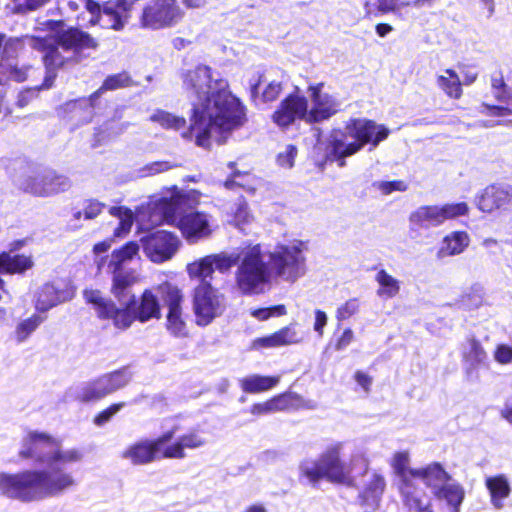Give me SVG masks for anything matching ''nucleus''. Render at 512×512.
Returning <instances> with one entry per match:
<instances>
[{
  "mask_svg": "<svg viewBox=\"0 0 512 512\" xmlns=\"http://www.w3.org/2000/svg\"><path fill=\"white\" fill-rule=\"evenodd\" d=\"M451 478L452 476L440 463L433 462L426 467L418 469L415 480H422L424 484L431 489L432 493H434L437 488H440L448 480H451Z\"/></svg>",
  "mask_w": 512,
  "mask_h": 512,
  "instance_id": "473e14b6",
  "label": "nucleus"
},
{
  "mask_svg": "<svg viewBox=\"0 0 512 512\" xmlns=\"http://www.w3.org/2000/svg\"><path fill=\"white\" fill-rule=\"evenodd\" d=\"M399 492L409 512H433L431 498L415 483L401 487Z\"/></svg>",
  "mask_w": 512,
  "mask_h": 512,
  "instance_id": "c756f323",
  "label": "nucleus"
},
{
  "mask_svg": "<svg viewBox=\"0 0 512 512\" xmlns=\"http://www.w3.org/2000/svg\"><path fill=\"white\" fill-rule=\"evenodd\" d=\"M272 402L276 411L287 409H315L316 402L313 400H305L301 396L293 393L282 394L272 398Z\"/></svg>",
  "mask_w": 512,
  "mask_h": 512,
  "instance_id": "58836bf2",
  "label": "nucleus"
},
{
  "mask_svg": "<svg viewBox=\"0 0 512 512\" xmlns=\"http://www.w3.org/2000/svg\"><path fill=\"white\" fill-rule=\"evenodd\" d=\"M134 3V0H110L101 7L94 0H85V8L92 15L102 13L108 18V22L103 25V28L121 31L130 19Z\"/></svg>",
  "mask_w": 512,
  "mask_h": 512,
  "instance_id": "aec40b11",
  "label": "nucleus"
},
{
  "mask_svg": "<svg viewBox=\"0 0 512 512\" xmlns=\"http://www.w3.org/2000/svg\"><path fill=\"white\" fill-rule=\"evenodd\" d=\"M492 93L499 102L506 104L512 102V89L507 87L502 77L492 79Z\"/></svg>",
  "mask_w": 512,
  "mask_h": 512,
  "instance_id": "3c124183",
  "label": "nucleus"
},
{
  "mask_svg": "<svg viewBox=\"0 0 512 512\" xmlns=\"http://www.w3.org/2000/svg\"><path fill=\"white\" fill-rule=\"evenodd\" d=\"M150 120L152 122L158 123L160 126L166 129H175L179 130L183 128L186 124V120L183 117L172 115L163 110L155 111L151 116Z\"/></svg>",
  "mask_w": 512,
  "mask_h": 512,
  "instance_id": "a18cd8bd",
  "label": "nucleus"
},
{
  "mask_svg": "<svg viewBox=\"0 0 512 512\" xmlns=\"http://www.w3.org/2000/svg\"><path fill=\"white\" fill-rule=\"evenodd\" d=\"M47 45V41L43 38H37L29 35H25L20 38H7L5 36L0 69L3 73H7L11 79L17 82L27 80L30 76L36 73V70L31 66L18 67L16 64H12L11 61L14 60L19 55L20 51L26 46L44 53L45 48L48 47Z\"/></svg>",
  "mask_w": 512,
  "mask_h": 512,
  "instance_id": "f8f14e48",
  "label": "nucleus"
},
{
  "mask_svg": "<svg viewBox=\"0 0 512 512\" xmlns=\"http://www.w3.org/2000/svg\"><path fill=\"white\" fill-rule=\"evenodd\" d=\"M344 443L329 444L320 454L318 460L306 459L299 466L300 474L311 483L320 479L330 482L350 484L354 468L359 465L361 469L367 468V460L360 453L352 455L348 462L341 458Z\"/></svg>",
  "mask_w": 512,
  "mask_h": 512,
  "instance_id": "6e6552de",
  "label": "nucleus"
},
{
  "mask_svg": "<svg viewBox=\"0 0 512 512\" xmlns=\"http://www.w3.org/2000/svg\"><path fill=\"white\" fill-rule=\"evenodd\" d=\"M280 381L279 376L249 375L240 380V387L246 393H261L275 387Z\"/></svg>",
  "mask_w": 512,
  "mask_h": 512,
  "instance_id": "e433bc0d",
  "label": "nucleus"
},
{
  "mask_svg": "<svg viewBox=\"0 0 512 512\" xmlns=\"http://www.w3.org/2000/svg\"><path fill=\"white\" fill-rule=\"evenodd\" d=\"M476 205L484 213L505 211L512 206V186L509 184H492L476 196Z\"/></svg>",
  "mask_w": 512,
  "mask_h": 512,
  "instance_id": "5701e85b",
  "label": "nucleus"
},
{
  "mask_svg": "<svg viewBox=\"0 0 512 512\" xmlns=\"http://www.w3.org/2000/svg\"><path fill=\"white\" fill-rule=\"evenodd\" d=\"M485 487L489 492L491 505L495 509H502L512 492L509 478L505 474L488 476L485 479Z\"/></svg>",
  "mask_w": 512,
  "mask_h": 512,
  "instance_id": "c85d7f7f",
  "label": "nucleus"
},
{
  "mask_svg": "<svg viewBox=\"0 0 512 512\" xmlns=\"http://www.w3.org/2000/svg\"><path fill=\"white\" fill-rule=\"evenodd\" d=\"M110 247H111L110 240H105V241L99 242L94 245V247H93L94 263L97 266L98 271H101L104 268L106 260L108 258V257L104 256V254L108 252Z\"/></svg>",
  "mask_w": 512,
  "mask_h": 512,
  "instance_id": "4d7b16f0",
  "label": "nucleus"
},
{
  "mask_svg": "<svg viewBox=\"0 0 512 512\" xmlns=\"http://www.w3.org/2000/svg\"><path fill=\"white\" fill-rule=\"evenodd\" d=\"M183 84L191 104L190 129L183 136L194 135L198 146L225 143L232 131L246 123L245 106L232 94L228 81L215 77L209 66L189 70Z\"/></svg>",
  "mask_w": 512,
  "mask_h": 512,
  "instance_id": "f03ea898",
  "label": "nucleus"
},
{
  "mask_svg": "<svg viewBox=\"0 0 512 512\" xmlns=\"http://www.w3.org/2000/svg\"><path fill=\"white\" fill-rule=\"evenodd\" d=\"M437 86L450 98L459 99L462 86L458 74L452 69H446L436 78Z\"/></svg>",
  "mask_w": 512,
  "mask_h": 512,
  "instance_id": "4c0bfd02",
  "label": "nucleus"
},
{
  "mask_svg": "<svg viewBox=\"0 0 512 512\" xmlns=\"http://www.w3.org/2000/svg\"><path fill=\"white\" fill-rule=\"evenodd\" d=\"M432 494L437 500L444 502L451 512L461 511V505L465 499V489L456 480L451 478Z\"/></svg>",
  "mask_w": 512,
  "mask_h": 512,
  "instance_id": "7c9ffc66",
  "label": "nucleus"
},
{
  "mask_svg": "<svg viewBox=\"0 0 512 512\" xmlns=\"http://www.w3.org/2000/svg\"><path fill=\"white\" fill-rule=\"evenodd\" d=\"M156 291L168 309L166 316L168 333L176 338L187 337L188 327L183 316V294L181 290L177 286L166 282L158 285Z\"/></svg>",
  "mask_w": 512,
  "mask_h": 512,
  "instance_id": "f3484780",
  "label": "nucleus"
},
{
  "mask_svg": "<svg viewBox=\"0 0 512 512\" xmlns=\"http://www.w3.org/2000/svg\"><path fill=\"white\" fill-rule=\"evenodd\" d=\"M235 206L234 221L237 226L248 224L253 220V215L245 200L239 199L238 202L235 203Z\"/></svg>",
  "mask_w": 512,
  "mask_h": 512,
  "instance_id": "5fc2aeb1",
  "label": "nucleus"
},
{
  "mask_svg": "<svg viewBox=\"0 0 512 512\" xmlns=\"http://www.w3.org/2000/svg\"><path fill=\"white\" fill-rule=\"evenodd\" d=\"M178 431V426H173L154 440H139L127 447L121 457L133 465H145L161 458L184 459L186 450L199 449L207 443L199 430L191 429L180 435Z\"/></svg>",
  "mask_w": 512,
  "mask_h": 512,
  "instance_id": "20e7f679",
  "label": "nucleus"
},
{
  "mask_svg": "<svg viewBox=\"0 0 512 512\" xmlns=\"http://www.w3.org/2000/svg\"><path fill=\"white\" fill-rule=\"evenodd\" d=\"M286 313V307L282 304L267 308L252 309L250 311L251 316L259 321H265L271 317L283 316Z\"/></svg>",
  "mask_w": 512,
  "mask_h": 512,
  "instance_id": "603ef678",
  "label": "nucleus"
},
{
  "mask_svg": "<svg viewBox=\"0 0 512 512\" xmlns=\"http://www.w3.org/2000/svg\"><path fill=\"white\" fill-rule=\"evenodd\" d=\"M43 25L55 33L54 37L44 38L48 44L43 55L46 75L40 88L48 89L56 78V69L68 60H76L83 50L96 49L98 43L89 33L78 28L63 30L62 20H47Z\"/></svg>",
  "mask_w": 512,
  "mask_h": 512,
  "instance_id": "423d86ee",
  "label": "nucleus"
},
{
  "mask_svg": "<svg viewBox=\"0 0 512 512\" xmlns=\"http://www.w3.org/2000/svg\"><path fill=\"white\" fill-rule=\"evenodd\" d=\"M18 187L24 192L35 196L47 197L68 190L70 180L54 171L36 172L24 174L17 179Z\"/></svg>",
  "mask_w": 512,
  "mask_h": 512,
  "instance_id": "dca6fc26",
  "label": "nucleus"
},
{
  "mask_svg": "<svg viewBox=\"0 0 512 512\" xmlns=\"http://www.w3.org/2000/svg\"><path fill=\"white\" fill-rule=\"evenodd\" d=\"M394 473L398 478V489L414 484L418 469L410 468V455L407 451L396 452L391 461Z\"/></svg>",
  "mask_w": 512,
  "mask_h": 512,
  "instance_id": "72a5a7b5",
  "label": "nucleus"
},
{
  "mask_svg": "<svg viewBox=\"0 0 512 512\" xmlns=\"http://www.w3.org/2000/svg\"><path fill=\"white\" fill-rule=\"evenodd\" d=\"M174 167H176V165L175 164H171L168 161H156V162H152V163L147 164L142 169V172H143L144 176H153V175H156L158 173H162V172L168 171V170H170V169H172Z\"/></svg>",
  "mask_w": 512,
  "mask_h": 512,
  "instance_id": "bf43d9fd",
  "label": "nucleus"
},
{
  "mask_svg": "<svg viewBox=\"0 0 512 512\" xmlns=\"http://www.w3.org/2000/svg\"><path fill=\"white\" fill-rule=\"evenodd\" d=\"M360 311V301L358 298H350L340 304L335 312L338 321H344L356 315Z\"/></svg>",
  "mask_w": 512,
  "mask_h": 512,
  "instance_id": "8fccbe9b",
  "label": "nucleus"
},
{
  "mask_svg": "<svg viewBox=\"0 0 512 512\" xmlns=\"http://www.w3.org/2000/svg\"><path fill=\"white\" fill-rule=\"evenodd\" d=\"M124 405L125 404L123 402L112 404L107 409L97 414L93 419V423L98 427L105 425L107 422L111 420V418L114 415H116L124 407Z\"/></svg>",
  "mask_w": 512,
  "mask_h": 512,
  "instance_id": "13d9d810",
  "label": "nucleus"
},
{
  "mask_svg": "<svg viewBox=\"0 0 512 512\" xmlns=\"http://www.w3.org/2000/svg\"><path fill=\"white\" fill-rule=\"evenodd\" d=\"M305 251V244L299 240L266 250L272 276L291 283L302 277L306 273Z\"/></svg>",
  "mask_w": 512,
  "mask_h": 512,
  "instance_id": "9d476101",
  "label": "nucleus"
},
{
  "mask_svg": "<svg viewBox=\"0 0 512 512\" xmlns=\"http://www.w3.org/2000/svg\"><path fill=\"white\" fill-rule=\"evenodd\" d=\"M129 83L130 77L125 72L108 76L102 86L88 99H80L66 103L65 111L71 114V119L89 122L92 118L93 102L98 99L104 91L126 87Z\"/></svg>",
  "mask_w": 512,
  "mask_h": 512,
  "instance_id": "6ab92c4d",
  "label": "nucleus"
},
{
  "mask_svg": "<svg viewBox=\"0 0 512 512\" xmlns=\"http://www.w3.org/2000/svg\"><path fill=\"white\" fill-rule=\"evenodd\" d=\"M374 186L384 195L391 194L393 191H405L406 184L403 181H379Z\"/></svg>",
  "mask_w": 512,
  "mask_h": 512,
  "instance_id": "680f3d73",
  "label": "nucleus"
},
{
  "mask_svg": "<svg viewBox=\"0 0 512 512\" xmlns=\"http://www.w3.org/2000/svg\"><path fill=\"white\" fill-rule=\"evenodd\" d=\"M131 379L127 369L116 370L84 382L73 389V396L82 403L97 402L126 386Z\"/></svg>",
  "mask_w": 512,
  "mask_h": 512,
  "instance_id": "ddd939ff",
  "label": "nucleus"
},
{
  "mask_svg": "<svg viewBox=\"0 0 512 512\" xmlns=\"http://www.w3.org/2000/svg\"><path fill=\"white\" fill-rule=\"evenodd\" d=\"M43 318L37 314L21 321L15 330L16 339L18 342L25 341L43 322Z\"/></svg>",
  "mask_w": 512,
  "mask_h": 512,
  "instance_id": "49530a36",
  "label": "nucleus"
},
{
  "mask_svg": "<svg viewBox=\"0 0 512 512\" xmlns=\"http://www.w3.org/2000/svg\"><path fill=\"white\" fill-rule=\"evenodd\" d=\"M410 5L408 0H376L375 5L365 2L364 10L367 16H377L387 13H394L397 10Z\"/></svg>",
  "mask_w": 512,
  "mask_h": 512,
  "instance_id": "ea45409f",
  "label": "nucleus"
},
{
  "mask_svg": "<svg viewBox=\"0 0 512 512\" xmlns=\"http://www.w3.org/2000/svg\"><path fill=\"white\" fill-rule=\"evenodd\" d=\"M470 244V236L465 231H453L447 234L441 241L437 251V258L444 259L446 257L462 254Z\"/></svg>",
  "mask_w": 512,
  "mask_h": 512,
  "instance_id": "2f4dec72",
  "label": "nucleus"
},
{
  "mask_svg": "<svg viewBox=\"0 0 512 512\" xmlns=\"http://www.w3.org/2000/svg\"><path fill=\"white\" fill-rule=\"evenodd\" d=\"M48 1L49 0H11L13 4L12 11L14 13L24 14L42 7Z\"/></svg>",
  "mask_w": 512,
  "mask_h": 512,
  "instance_id": "864d4df0",
  "label": "nucleus"
},
{
  "mask_svg": "<svg viewBox=\"0 0 512 512\" xmlns=\"http://www.w3.org/2000/svg\"><path fill=\"white\" fill-rule=\"evenodd\" d=\"M296 156L297 148L291 144L287 145L283 151L278 153L277 164L284 169H290L294 166Z\"/></svg>",
  "mask_w": 512,
  "mask_h": 512,
  "instance_id": "6e6d98bb",
  "label": "nucleus"
},
{
  "mask_svg": "<svg viewBox=\"0 0 512 512\" xmlns=\"http://www.w3.org/2000/svg\"><path fill=\"white\" fill-rule=\"evenodd\" d=\"M214 271L211 255L202 257L187 265V273L190 278L201 279V282H208L207 279L212 278Z\"/></svg>",
  "mask_w": 512,
  "mask_h": 512,
  "instance_id": "79ce46f5",
  "label": "nucleus"
},
{
  "mask_svg": "<svg viewBox=\"0 0 512 512\" xmlns=\"http://www.w3.org/2000/svg\"><path fill=\"white\" fill-rule=\"evenodd\" d=\"M272 412H275V408H274L272 399L265 401L263 403L254 404L251 407V413L253 415H263V414H268V413H272Z\"/></svg>",
  "mask_w": 512,
  "mask_h": 512,
  "instance_id": "338daca9",
  "label": "nucleus"
},
{
  "mask_svg": "<svg viewBox=\"0 0 512 512\" xmlns=\"http://www.w3.org/2000/svg\"><path fill=\"white\" fill-rule=\"evenodd\" d=\"M211 259L214 265V270H217L220 273H227L233 266L236 264L238 265L240 259V248L238 251L211 254Z\"/></svg>",
  "mask_w": 512,
  "mask_h": 512,
  "instance_id": "c03bdc74",
  "label": "nucleus"
},
{
  "mask_svg": "<svg viewBox=\"0 0 512 512\" xmlns=\"http://www.w3.org/2000/svg\"><path fill=\"white\" fill-rule=\"evenodd\" d=\"M389 135V130L371 120H350L344 130H333L326 145V159L337 161L340 167L345 165V158L357 153L365 144L376 147Z\"/></svg>",
  "mask_w": 512,
  "mask_h": 512,
  "instance_id": "0eeeda50",
  "label": "nucleus"
},
{
  "mask_svg": "<svg viewBox=\"0 0 512 512\" xmlns=\"http://www.w3.org/2000/svg\"><path fill=\"white\" fill-rule=\"evenodd\" d=\"M354 340V332L351 328H346L342 332L341 336L337 339L335 344V349L337 351L344 350L348 347Z\"/></svg>",
  "mask_w": 512,
  "mask_h": 512,
  "instance_id": "0e129e2a",
  "label": "nucleus"
},
{
  "mask_svg": "<svg viewBox=\"0 0 512 512\" xmlns=\"http://www.w3.org/2000/svg\"><path fill=\"white\" fill-rule=\"evenodd\" d=\"M139 252V244L136 242H129L121 249L112 252L108 258V268L125 267Z\"/></svg>",
  "mask_w": 512,
  "mask_h": 512,
  "instance_id": "a19ab883",
  "label": "nucleus"
},
{
  "mask_svg": "<svg viewBox=\"0 0 512 512\" xmlns=\"http://www.w3.org/2000/svg\"><path fill=\"white\" fill-rule=\"evenodd\" d=\"M323 89V82L310 84L307 88V94L311 102L310 108L308 107V123L328 120L340 110V101Z\"/></svg>",
  "mask_w": 512,
  "mask_h": 512,
  "instance_id": "412c9836",
  "label": "nucleus"
},
{
  "mask_svg": "<svg viewBox=\"0 0 512 512\" xmlns=\"http://www.w3.org/2000/svg\"><path fill=\"white\" fill-rule=\"evenodd\" d=\"M75 291L69 281L54 279L40 286L35 293V309L47 312L53 307L71 300Z\"/></svg>",
  "mask_w": 512,
  "mask_h": 512,
  "instance_id": "4be33fe9",
  "label": "nucleus"
},
{
  "mask_svg": "<svg viewBox=\"0 0 512 512\" xmlns=\"http://www.w3.org/2000/svg\"><path fill=\"white\" fill-rule=\"evenodd\" d=\"M105 207L106 205L103 202L96 199H88L84 202L82 211H77L74 217L80 219L84 215V218L87 220L94 219L102 213Z\"/></svg>",
  "mask_w": 512,
  "mask_h": 512,
  "instance_id": "09e8293b",
  "label": "nucleus"
},
{
  "mask_svg": "<svg viewBox=\"0 0 512 512\" xmlns=\"http://www.w3.org/2000/svg\"><path fill=\"white\" fill-rule=\"evenodd\" d=\"M461 355L468 377H472L476 370L488 363V355L479 340L468 337L461 344Z\"/></svg>",
  "mask_w": 512,
  "mask_h": 512,
  "instance_id": "a878e982",
  "label": "nucleus"
},
{
  "mask_svg": "<svg viewBox=\"0 0 512 512\" xmlns=\"http://www.w3.org/2000/svg\"><path fill=\"white\" fill-rule=\"evenodd\" d=\"M109 213L119 220V225L115 229V235L117 237L126 235L131 230L134 222L132 210L123 206H113L109 209Z\"/></svg>",
  "mask_w": 512,
  "mask_h": 512,
  "instance_id": "37998d69",
  "label": "nucleus"
},
{
  "mask_svg": "<svg viewBox=\"0 0 512 512\" xmlns=\"http://www.w3.org/2000/svg\"><path fill=\"white\" fill-rule=\"evenodd\" d=\"M184 16L177 0H151L143 7L139 23L144 29L160 30L176 26Z\"/></svg>",
  "mask_w": 512,
  "mask_h": 512,
  "instance_id": "4468645a",
  "label": "nucleus"
},
{
  "mask_svg": "<svg viewBox=\"0 0 512 512\" xmlns=\"http://www.w3.org/2000/svg\"><path fill=\"white\" fill-rule=\"evenodd\" d=\"M143 252L154 263L170 260L178 251L181 241L177 235L165 230H158L140 239Z\"/></svg>",
  "mask_w": 512,
  "mask_h": 512,
  "instance_id": "a211bd4d",
  "label": "nucleus"
},
{
  "mask_svg": "<svg viewBox=\"0 0 512 512\" xmlns=\"http://www.w3.org/2000/svg\"><path fill=\"white\" fill-rule=\"evenodd\" d=\"M273 278L266 250L261 244H247L240 248V259L234 279L243 295H257L264 291Z\"/></svg>",
  "mask_w": 512,
  "mask_h": 512,
  "instance_id": "1a4fd4ad",
  "label": "nucleus"
},
{
  "mask_svg": "<svg viewBox=\"0 0 512 512\" xmlns=\"http://www.w3.org/2000/svg\"><path fill=\"white\" fill-rule=\"evenodd\" d=\"M107 272L112 275L111 292L122 307L129 296H134L128 291V288L137 282L135 272L126 267H116L115 269L107 267Z\"/></svg>",
  "mask_w": 512,
  "mask_h": 512,
  "instance_id": "bb28decb",
  "label": "nucleus"
},
{
  "mask_svg": "<svg viewBox=\"0 0 512 512\" xmlns=\"http://www.w3.org/2000/svg\"><path fill=\"white\" fill-rule=\"evenodd\" d=\"M468 212L469 207L465 202L419 206L408 217L409 232L413 237L419 236L422 231L439 227L448 220L467 215Z\"/></svg>",
  "mask_w": 512,
  "mask_h": 512,
  "instance_id": "9b49d317",
  "label": "nucleus"
},
{
  "mask_svg": "<svg viewBox=\"0 0 512 512\" xmlns=\"http://www.w3.org/2000/svg\"><path fill=\"white\" fill-rule=\"evenodd\" d=\"M262 77L258 76L255 82L250 84L251 97L254 101L260 100L263 103L275 101L282 92V82L278 80L269 81L261 90Z\"/></svg>",
  "mask_w": 512,
  "mask_h": 512,
  "instance_id": "c9c22d12",
  "label": "nucleus"
},
{
  "mask_svg": "<svg viewBox=\"0 0 512 512\" xmlns=\"http://www.w3.org/2000/svg\"><path fill=\"white\" fill-rule=\"evenodd\" d=\"M365 473V483L359 494L361 507L366 512H373L379 505L380 498L384 492L385 480L378 473H368L367 469H363Z\"/></svg>",
  "mask_w": 512,
  "mask_h": 512,
  "instance_id": "393cba45",
  "label": "nucleus"
},
{
  "mask_svg": "<svg viewBox=\"0 0 512 512\" xmlns=\"http://www.w3.org/2000/svg\"><path fill=\"white\" fill-rule=\"evenodd\" d=\"M225 296L210 282H201L193 295V310L198 326H207L225 310Z\"/></svg>",
  "mask_w": 512,
  "mask_h": 512,
  "instance_id": "2eb2a0df",
  "label": "nucleus"
},
{
  "mask_svg": "<svg viewBox=\"0 0 512 512\" xmlns=\"http://www.w3.org/2000/svg\"><path fill=\"white\" fill-rule=\"evenodd\" d=\"M200 197L201 193L196 190L183 192L175 188L142 206L138 212V222L143 229H151L162 223L174 225L189 244L209 239L217 228L211 214L202 211L180 213L184 206L197 205Z\"/></svg>",
  "mask_w": 512,
  "mask_h": 512,
  "instance_id": "7ed1b4c3",
  "label": "nucleus"
},
{
  "mask_svg": "<svg viewBox=\"0 0 512 512\" xmlns=\"http://www.w3.org/2000/svg\"><path fill=\"white\" fill-rule=\"evenodd\" d=\"M281 346L295 345L303 341V334L299 332L295 325L286 326L276 331Z\"/></svg>",
  "mask_w": 512,
  "mask_h": 512,
  "instance_id": "de8ad7c7",
  "label": "nucleus"
},
{
  "mask_svg": "<svg viewBox=\"0 0 512 512\" xmlns=\"http://www.w3.org/2000/svg\"><path fill=\"white\" fill-rule=\"evenodd\" d=\"M494 359L502 365L512 363V346L508 344H498L494 351Z\"/></svg>",
  "mask_w": 512,
  "mask_h": 512,
  "instance_id": "052dcab7",
  "label": "nucleus"
},
{
  "mask_svg": "<svg viewBox=\"0 0 512 512\" xmlns=\"http://www.w3.org/2000/svg\"><path fill=\"white\" fill-rule=\"evenodd\" d=\"M18 456L45 468L0 472V495L30 503L61 496L77 486V480L67 466L83 460L84 452L80 448L63 449L61 439L31 430L23 436Z\"/></svg>",
  "mask_w": 512,
  "mask_h": 512,
  "instance_id": "f257e3e1",
  "label": "nucleus"
},
{
  "mask_svg": "<svg viewBox=\"0 0 512 512\" xmlns=\"http://www.w3.org/2000/svg\"><path fill=\"white\" fill-rule=\"evenodd\" d=\"M377 283L376 295L382 300L395 298L401 290V281L381 268L377 269L375 277Z\"/></svg>",
  "mask_w": 512,
  "mask_h": 512,
  "instance_id": "f704fd0d",
  "label": "nucleus"
},
{
  "mask_svg": "<svg viewBox=\"0 0 512 512\" xmlns=\"http://www.w3.org/2000/svg\"><path fill=\"white\" fill-rule=\"evenodd\" d=\"M255 348H276L281 347L277 332L262 338H258L253 343Z\"/></svg>",
  "mask_w": 512,
  "mask_h": 512,
  "instance_id": "e2e57ef3",
  "label": "nucleus"
},
{
  "mask_svg": "<svg viewBox=\"0 0 512 512\" xmlns=\"http://www.w3.org/2000/svg\"><path fill=\"white\" fill-rule=\"evenodd\" d=\"M33 261L26 255H11L9 253L0 254V272L9 274L23 273L32 268ZM9 293L5 287V282L0 278V301L8 298Z\"/></svg>",
  "mask_w": 512,
  "mask_h": 512,
  "instance_id": "cd10ccee",
  "label": "nucleus"
},
{
  "mask_svg": "<svg viewBox=\"0 0 512 512\" xmlns=\"http://www.w3.org/2000/svg\"><path fill=\"white\" fill-rule=\"evenodd\" d=\"M308 100L304 96L291 94L287 96L274 112L273 121L280 127H287L297 119L308 123Z\"/></svg>",
  "mask_w": 512,
  "mask_h": 512,
  "instance_id": "b1692460",
  "label": "nucleus"
},
{
  "mask_svg": "<svg viewBox=\"0 0 512 512\" xmlns=\"http://www.w3.org/2000/svg\"><path fill=\"white\" fill-rule=\"evenodd\" d=\"M328 317L327 314L322 310H315V321L313 325L314 331L322 337L324 334V328L327 325Z\"/></svg>",
  "mask_w": 512,
  "mask_h": 512,
  "instance_id": "69168bd1",
  "label": "nucleus"
},
{
  "mask_svg": "<svg viewBox=\"0 0 512 512\" xmlns=\"http://www.w3.org/2000/svg\"><path fill=\"white\" fill-rule=\"evenodd\" d=\"M84 298L87 303L93 305L99 318L112 320L114 326L119 329L129 328L135 320L146 323L162 317L158 295L151 289H146L138 300L135 296H129L121 308L103 297L99 290H85Z\"/></svg>",
  "mask_w": 512,
  "mask_h": 512,
  "instance_id": "39448f33",
  "label": "nucleus"
},
{
  "mask_svg": "<svg viewBox=\"0 0 512 512\" xmlns=\"http://www.w3.org/2000/svg\"><path fill=\"white\" fill-rule=\"evenodd\" d=\"M248 174H242L237 171L232 174V176L225 181V187L227 189H232L234 186L244 187L243 178L247 177Z\"/></svg>",
  "mask_w": 512,
  "mask_h": 512,
  "instance_id": "774afa93",
  "label": "nucleus"
}]
</instances>
